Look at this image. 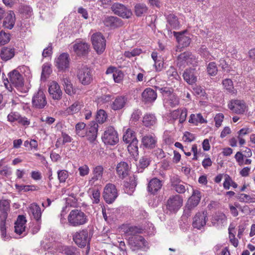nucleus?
Listing matches in <instances>:
<instances>
[{
    "label": "nucleus",
    "mask_w": 255,
    "mask_h": 255,
    "mask_svg": "<svg viewBox=\"0 0 255 255\" xmlns=\"http://www.w3.org/2000/svg\"><path fill=\"white\" fill-rule=\"evenodd\" d=\"M73 239L79 247H85L90 241L88 232L87 230H82L77 232L73 236Z\"/></svg>",
    "instance_id": "obj_13"
},
{
    "label": "nucleus",
    "mask_w": 255,
    "mask_h": 255,
    "mask_svg": "<svg viewBox=\"0 0 255 255\" xmlns=\"http://www.w3.org/2000/svg\"><path fill=\"white\" fill-rule=\"evenodd\" d=\"M87 128L86 124L82 122L78 123L75 126L76 133L80 137L86 136Z\"/></svg>",
    "instance_id": "obj_45"
},
{
    "label": "nucleus",
    "mask_w": 255,
    "mask_h": 255,
    "mask_svg": "<svg viewBox=\"0 0 255 255\" xmlns=\"http://www.w3.org/2000/svg\"><path fill=\"white\" fill-rule=\"evenodd\" d=\"M222 83L224 88L230 93L234 94L236 93V90L234 89L233 82L231 79H226L223 81Z\"/></svg>",
    "instance_id": "obj_53"
},
{
    "label": "nucleus",
    "mask_w": 255,
    "mask_h": 255,
    "mask_svg": "<svg viewBox=\"0 0 255 255\" xmlns=\"http://www.w3.org/2000/svg\"><path fill=\"white\" fill-rule=\"evenodd\" d=\"M82 108V104L79 102H75L65 111L66 115H73L78 113Z\"/></svg>",
    "instance_id": "obj_42"
},
{
    "label": "nucleus",
    "mask_w": 255,
    "mask_h": 255,
    "mask_svg": "<svg viewBox=\"0 0 255 255\" xmlns=\"http://www.w3.org/2000/svg\"><path fill=\"white\" fill-rule=\"evenodd\" d=\"M136 186V182L135 177H130L129 181H126L125 183L124 186L125 187V192L129 195H131Z\"/></svg>",
    "instance_id": "obj_41"
},
{
    "label": "nucleus",
    "mask_w": 255,
    "mask_h": 255,
    "mask_svg": "<svg viewBox=\"0 0 255 255\" xmlns=\"http://www.w3.org/2000/svg\"><path fill=\"white\" fill-rule=\"evenodd\" d=\"M25 218L22 215L18 216L14 226V231L16 234L22 237L25 235Z\"/></svg>",
    "instance_id": "obj_21"
},
{
    "label": "nucleus",
    "mask_w": 255,
    "mask_h": 255,
    "mask_svg": "<svg viewBox=\"0 0 255 255\" xmlns=\"http://www.w3.org/2000/svg\"><path fill=\"white\" fill-rule=\"evenodd\" d=\"M52 72L51 68L48 64H45L42 66L41 79L43 80L46 79Z\"/></svg>",
    "instance_id": "obj_58"
},
{
    "label": "nucleus",
    "mask_w": 255,
    "mask_h": 255,
    "mask_svg": "<svg viewBox=\"0 0 255 255\" xmlns=\"http://www.w3.org/2000/svg\"><path fill=\"white\" fill-rule=\"evenodd\" d=\"M77 77L80 83L83 85H88L93 81L92 71L86 66H82L78 69Z\"/></svg>",
    "instance_id": "obj_7"
},
{
    "label": "nucleus",
    "mask_w": 255,
    "mask_h": 255,
    "mask_svg": "<svg viewBox=\"0 0 255 255\" xmlns=\"http://www.w3.org/2000/svg\"><path fill=\"white\" fill-rule=\"evenodd\" d=\"M104 168L102 166L98 165L93 168V176L89 180V184L93 185L98 180H101L103 176Z\"/></svg>",
    "instance_id": "obj_30"
},
{
    "label": "nucleus",
    "mask_w": 255,
    "mask_h": 255,
    "mask_svg": "<svg viewBox=\"0 0 255 255\" xmlns=\"http://www.w3.org/2000/svg\"><path fill=\"white\" fill-rule=\"evenodd\" d=\"M137 139L135 132L130 128H128L123 135V140L127 143Z\"/></svg>",
    "instance_id": "obj_44"
},
{
    "label": "nucleus",
    "mask_w": 255,
    "mask_h": 255,
    "mask_svg": "<svg viewBox=\"0 0 255 255\" xmlns=\"http://www.w3.org/2000/svg\"><path fill=\"white\" fill-rule=\"evenodd\" d=\"M211 222L213 226L220 227L226 223L227 217L223 213H218L213 217Z\"/></svg>",
    "instance_id": "obj_34"
},
{
    "label": "nucleus",
    "mask_w": 255,
    "mask_h": 255,
    "mask_svg": "<svg viewBox=\"0 0 255 255\" xmlns=\"http://www.w3.org/2000/svg\"><path fill=\"white\" fill-rule=\"evenodd\" d=\"M174 35L176 37L178 44L182 47L188 46L190 43V38L184 34V33L174 32Z\"/></svg>",
    "instance_id": "obj_32"
},
{
    "label": "nucleus",
    "mask_w": 255,
    "mask_h": 255,
    "mask_svg": "<svg viewBox=\"0 0 255 255\" xmlns=\"http://www.w3.org/2000/svg\"><path fill=\"white\" fill-rule=\"evenodd\" d=\"M161 181L156 178L151 179L148 183V192L154 194L160 190L162 187Z\"/></svg>",
    "instance_id": "obj_35"
},
{
    "label": "nucleus",
    "mask_w": 255,
    "mask_h": 255,
    "mask_svg": "<svg viewBox=\"0 0 255 255\" xmlns=\"http://www.w3.org/2000/svg\"><path fill=\"white\" fill-rule=\"evenodd\" d=\"M129 167L128 163L122 161L119 163L116 167V172L119 177L123 179L128 175Z\"/></svg>",
    "instance_id": "obj_24"
},
{
    "label": "nucleus",
    "mask_w": 255,
    "mask_h": 255,
    "mask_svg": "<svg viewBox=\"0 0 255 255\" xmlns=\"http://www.w3.org/2000/svg\"><path fill=\"white\" fill-rule=\"evenodd\" d=\"M128 244L132 251L144 250L148 246L147 242L141 236L129 237Z\"/></svg>",
    "instance_id": "obj_8"
},
{
    "label": "nucleus",
    "mask_w": 255,
    "mask_h": 255,
    "mask_svg": "<svg viewBox=\"0 0 255 255\" xmlns=\"http://www.w3.org/2000/svg\"><path fill=\"white\" fill-rule=\"evenodd\" d=\"M28 213L31 218L35 221L41 220L42 211L41 208L36 203L31 204L28 207Z\"/></svg>",
    "instance_id": "obj_25"
},
{
    "label": "nucleus",
    "mask_w": 255,
    "mask_h": 255,
    "mask_svg": "<svg viewBox=\"0 0 255 255\" xmlns=\"http://www.w3.org/2000/svg\"><path fill=\"white\" fill-rule=\"evenodd\" d=\"M231 186L236 188L238 187V184L233 181L229 176L226 175L223 183V187L225 189L228 190Z\"/></svg>",
    "instance_id": "obj_54"
},
{
    "label": "nucleus",
    "mask_w": 255,
    "mask_h": 255,
    "mask_svg": "<svg viewBox=\"0 0 255 255\" xmlns=\"http://www.w3.org/2000/svg\"><path fill=\"white\" fill-rule=\"evenodd\" d=\"M89 193L91 195V198L94 204H98L100 201V192L97 189H92L89 190Z\"/></svg>",
    "instance_id": "obj_49"
},
{
    "label": "nucleus",
    "mask_w": 255,
    "mask_h": 255,
    "mask_svg": "<svg viewBox=\"0 0 255 255\" xmlns=\"http://www.w3.org/2000/svg\"><path fill=\"white\" fill-rule=\"evenodd\" d=\"M141 142L143 148L152 149L156 146L157 138L153 133H147L142 136Z\"/></svg>",
    "instance_id": "obj_14"
},
{
    "label": "nucleus",
    "mask_w": 255,
    "mask_h": 255,
    "mask_svg": "<svg viewBox=\"0 0 255 255\" xmlns=\"http://www.w3.org/2000/svg\"><path fill=\"white\" fill-rule=\"evenodd\" d=\"M20 114L17 112H12L7 116V121L12 123L18 121Z\"/></svg>",
    "instance_id": "obj_63"
},
{
    "label": "nucleus",
    "mask_w": 255,
    "mask_h": 255,
    "mask_svg": "<svg viewBox=\"0 0 255 255\" xmlns=\"http://www.w3.org/2000/svg\"><path fill=\"white\" fill-rule=\"evenodd\" d=\"M111 100V96L110 95H102L97 98L96 102L97 105L101 107H104Z\"/></svg>",
    "instance_id": "obj_46"
},
{
    "label": "nucleus",
    "mask_w": 255,
    "mask_h": 255,
    "mask_svg": "<svg viewBox=\"0 0 255 255\" xmlns=\"http://www.w3.org/2000/svg\"><path fill=\"white\" fill-rule=\"evenodd\" d=\"M183 77L184 80L189 84L192 85L195 83L197 81V77L195 75V69H186L183 74Z\"/></svg>",
    "instance_id": "obj_36"
},
{
    "label": "nucleus",
    "mask_w": 255,
    "mask_h": 255,
    "mask_svg": "<svg viewBox=\"0 0 255 255\" xmlns=\"http://www.w3.org/2000/svg\"><path fill=\"white\" fill-rule=\"evenodd\" d=\"M183 200L178 195L172 196L167 202V208L170 211H177L182 205Z\"/></svg>",
    "instance_id": "obj_19"
},
{
    "label": "nucleus",
    "mask_w": 255,
    "mask_h": 255,
    "mask_svg": "<svg viewBox=\"0 0 255 255\" xmlns=\"http://www.w3.org/2000/svg\"><path fill=\"white\" fill-rule=\"evenodd\" d=\"M15 23V15L13 11H10L5 14L3 25L5 28L11 29Z\"/></svg>",
    "instance_id": "obj_31"
},
{
    "label": "nucleus",
    "mask_w": 255,
    "mask_h": 255,
    "mask_svg": "<svg viewBox=\"0 0 255 255\" xmlns=\"http://www.w3.org/2000/svg\"><path fill=\"white\" fill-rule=\"evenodd\" d=\"M70 60L69 54L63 53L55 58V66L60 71H65L69 68Z\"/></svg>",
    "instance_id": "obj_16"
},
{
    "label": "nucleus",
    "mask_w": 255,
    "mask_h": 255,
    "mask_svg": "<svg viewBox=\"0 0 255 255\" xmlns=\"http://www.w3.org/2000/svg\"><path fill=\"white\" fill-rule=\"evenodd\" d=\"M188 122L195 126H198L199 124H206L207 121L205 119L201 114H192L188 120Z\"/></svg>",
    "instance_id": "obj_38"
},
{
    "label": "nucleus",
    "mask_w": 255,
    "mask_h": 255,
    "mask_svg": "<svg viewBox=\"0 0 255 255\" xmlns=\"http://www.w3.org/2000/svg\"><path fill=\"white\" fill-rule=\"evenodd\" d=\"M187 112L186 108H179L171 112L170 117L173 121L178 119L179 123L183 124L186 120Z\"/></svg>",
    "instance_id": "obj_20"
},
{
    "label": "nucleus",
    "mask_w": 255,
    "mask_h": 255,
    "mask_svg": "<svg viewBox=\"0 0 255 255\" xmlns=\"http://www.w3.org/2000/svg\"><path fill=\"white\" fill-rule=\"evenodd\" d=\"M125 232L129 238L133 236H138L136 234L141 233V229L135 226H129L127 228Z\"/></svg>",
    "instance_id": "obj_48"
},
{
    "label": "nucleus",
    "mask_w": 255,
    "mask_h": 255,
    "mask_svg": "<svg viewBox=\"0 0 255 255\" xmlns=\"http://www.w3.org/2000/svg\"><path fill=\"white\" fill-rule=\"evenodd\" d=\"M252 156V152L250 148L246 147L243 151H238L235 155V158L240 166L250 165L252 160L249 158Z\"/></svg>",
    "instance_id": "obj_9"
},
{
    "label": "nucleus",
    "mask_w": 255,
    "mask_h": 255,
    "mask_svg": "<svg viewBox=\"0 0 255 255\" xmlns=\"http://www.w3.org/2000/svg\"><path fill=\"white\" fill-rule=\"evenodd\" d=\"M9 208V203L8 200H0V220L5 221Z\"/></svg>",
    "instance_id": "obj_37"
},
{
    "label": "nucleus",
    "mask_w": 255,
    "mask_h": 255,
    "mask_svg": "<svg viewBox=\"0 0 255 255\" xmlns=\"http://www.w3.org/2000/svg\"><path fill=\"white\" fill-rule=\"evenodd\" d=\"M32 105L38 109L43 108L47 104L46 97L43 92L39 90L35 93L32 99Z\"/></svg>",
    "instance_id": "obj_17"
},
{
    "label": "nucleus",
    "mask_w": 255,
    "mask_h": 255,
    "mask_svg": "<svg viewBox=\"0 0 255 255\" xmlns=\"http://www.w3.org/2000/svg\"><path fill=\"white\" fill-rule=\"evenodd\" d=\"M10 83L21 93H26L28 91L29 88L24 85L23 78L20 73L16 70H13L8 74Z\"/></svg>",
    "instance_id": "obj_3"
},
{
    "label": "nucleus",
    "mask_w": 255,
    "mask_h": 255,
    "mask_svg": "<svg viewBox=\"0 0 255 255\" xmlns=\"http://www.w3.org/2000/svg\"><path fill=\"white\" fill-rule=\"evenodd\" d=\"M104 23L106 26L112 28L120 27L123 24L121 19L114 16L106 17L104 20Z\"/></svg>",
    "instance_id": "obj_26"
},
{
    "label": "nucleus",
    "mask_w": 255,
    "mask_h": 255,
    "mask_svg": "<svg viewBox=\"0 0 255 255\" xmlns=\"http://www.w3.org/2000/svg\"><path fill=\"white\" fill-rule=\"evenodd\" d=\"M88 222V216L81 210H72L67 217V223L72 227H79Z\"/></svg>",
    "instance_id": "obj_1"
},
{
    "label": "nucleus",
    "mask_w": 255,
    "mask_h": 255,
    "mask_svg": "<svg viewBox=\"0 0 255 255\" xmlns=\"http://www.w3.org/2000/svg\"><path fill=\"white\" fill-rule=\"evenodd\" d=\"M5 221L0 220V231L2 239L3 241H7L10 238V237L6 234Z\"/></svg>",
    "instance_id": "obj_56"
},
{
    "label": "nucleus",
    "mask_w": 255,
    "mask_h": 255,
    "mask_svg": "<svg viewBox=\"0 0 255 255\" xmlns=\"http://www.w3.org/2000/svg\"><path fill=\"white\" fill-rule=\"evenodd\" d=\"M167 24V29L168 31H171L170 29H177L179 27V22L177 17L173 14H169L166 17Z\"/></svg>",
    "instance_id": "obj_29"
},
{
    "label": "nucleus",
    "mask_w": 255,
    "mask_h": 255,
    "mask_svg": "<svg viewBox=\"0 0 255 255\" xmlns=\"http://www.w3.org/2000/svg\"><path fill=\"white\" fill-rule=\"evenodd\" d=\"M201 200V193L198 190H194L191 197L188 199L187 206L189 209H191L199 204Z\"/></svg>",
    "instance_id": "obj_28"
},
{
    "label": "nucleus",
    "mask_w": 255,
    "mask_h": 255,
    "mask_svg": "<svg viewBox=\"0 0 255 255\" xmlns=\"http://www.w3.org/2000/svg\"><path fill=\"white\" fill-rule=\"evenodd\" d=\"M228 106L233 112L238 114H243L247 110L246 103L242 100H231Z\"/></svg>",
    "instance_id": "obj_15"
},
{
    "label": "nucleus",
    "mask_w": 255,
    "mask_h": 255,
    "mask_svg": "<svg viewBox=\"0 0 255 255\" xmlns=\"http://www.w3.org/2000/svg\"><path fill=\"white\" fill-rule=\"evenodd\" d=\"M143 125L147 127L154 126L157 122V119L154 114L150 113L146 114L142 120Z\"/></svg>",
    "instance_id": "obj_40"
},
{
    "label": "nucleus",
    "mask_w": 255,
    "mask_h": 255,
    "mask_svg": "<svg viewBox=\"0 0 255 255\" xmlns=\"http://www.w3.org/2000/svg\"><path fill=\"white\" fill-rule=\"evenodd\" d=\"M108 118L106 112L103 110H99L96 114V121L99 124H103L106 122Z\"/></svg>",
    "instance_id": "obj_52"
},
{
    "label": "nucleus",
    "mask_w": 255,
    "mask_h": 255,
    "mask_svg": "<svg viewBox=\"0 0 255 255\" xmlns=\"http://www.w3.org/2000/svg\"><path fill=\"white\" fill-rule=\"evenodd\" d=\"M237 198L241 202L246 203L255 202V198L251 197L250 195L242 193L238 195Z\"/></svg>",
    "instance_id": "obj_59"
},
{
    "label": "nucleus",
    "mask_w": 255,
    "mask_h": 255,
    "mask_svg": "<svg viewBox=\"0 0 255 255\" xmlns=\"http://www.w3.org/2000/svg\"><path fill=\"white\" fill-rule=\"evenodd\" d=\"M15 54V50L13 48L3 47L0 52V57L3 61H6L11 59Z\"/></svg>",
    "instance_id": "obj_39"
},
{
    "label": "nucleus",
    "mask_w": 255,
    "mask_h": 255,
    "mask_svg": "<svg viewBox=\"0 0 255 255\" xmlns=\"http://www.w3.org/2000/svg\"><path fill=\"white\" fill-rule=\"evenodd\" d=\"M16 189L19 192H28V191H38L39 188L35 185H18L15 184Z\"/></svg>",
    "instance_id": "obj_43"
},
{
    "label": "nucleus",
    "mask_w": 255,
    "mask_h": 255,
    "mask_svg": "<svg viewBox=\"0 0 255 255\" xmlns=\"http://www.w3.org/2000/svg\"><path fill=\"white\" fill-rule=\"evenodd\" d=\"M91 42L94 49L99 54H102L106 48V40L102 33L96 32L91 36Z\"/></svg>",
    "instance_id": "obj_5"
},
{
    "label": "nucleus",
    "mask_w": 255,
    "mask_h": 255,
    "mask_svg": "<svg viewBox=\"0 0 255 255\" xmlns=\"http://www.w3.org/2000/svg\"><path fill=\"white\" fill-rule=\"evenodd\" d=\"M208 220L207 212H198L193 218L192 226L198 230L203 229Z\"/></svg>",
    "instance_id": "obj_11"
},
{
    "label": "nucleus",
    "mask_w": 255,
    "mask_h": 255,
    "mask_svg": "<svg viewBox=\"0 0 255 255\" xmlns=\"http://www.w3.org/2000/svg\"><path fill=\"white\" fill-rule=\"evenodd\" d=\"M98 128V124L93 122L91 124L90 127L87 128L86 136L90 142H93L96 139L97 135Z\"/></svg>",
    "instance_id": "obj_27"
},
{
    "label": "nucleus",
    "mask_w": 255,
    "mask_h": 255,
    "mask_svg": "<svg viewBox=\"0 0 255 255\" xmlns=\"http://www.w3.org/2000/svg\"><path fill=\"white\" fill-rule=\"evenodd\" d=\"M103 196L107 203H112L118 196L116 186L111 183L107 184L104 188Z\"/></svg>",
    "instance_id": "obj_10"
},
{
    "label": "nucleus",
    "mask_w": 255,
    "mask_h": 255,
    "mask_svg": "<svg viewBox=\"0 0 255 255\" xmlns=\"http://www.w3.org/2000/svg\"><path fill=\"white\" fill-rule=\"evenodd\" d=\"M111 8L116 14L124 18H129L132 14L130 9L121 3H115L112 5Z\"/></svg>",
    "instance_id": "obj_12"
},
{
    "label": "nucleus",
    "mask_w": 255,
    "mask_h": 255,
    "mask_svg": "<svg viewBox=\"0 0 255 255\" xmlns=\"http://www.w3.org/2000/svg\"><path fill=\"white\" fill-rule=\"evenodd\" d=\"M102 139L105 144L113 145L119 141L118 134L114 127L109 126L105 130Z\"/></svg>",
    "instance_id": "obj_6"
},
{
    "label": "nucleus",
    "mask_w": 255,
    "mask_h": 255,
    "mask_svg": "<svg viewBox=\"0 0 255 255\" xmlns=\"http://www.w3.org/2000/svg\"><path fill=\"white\" fill-rule=\"evenodd\" d=\"M57 178L60 183H65L69 177L68 171L62 169L57 171Z\"/></svg>",
    "instance_id": "obj_57"
},
{
    "label": "nucleus",
    "mask_w": 255,
    "mask_h": 255,
    "mask_svg": "<svg viewBox=\"0 0 255 255\" xmlns=\"http://www.w3.org/2000/svg\"><path fill=\"white\" fill-rule=\"evenodd\" d=\"M127 99L124 96H118L111 104V108L115 111L119 110L123 108L126 103Z\"/></svg>",
    "instance_id": "obj_33"
},
{
    "label": "nucleus",
    "mask_w": 255,
    "mask_h": 255,
    "mask_svg": "<svg viewBox=\"0 0 255 255\" xmlns=\"http://www.w3.org/2000/svg\"><path fill=\"white\" fill-rule=\"evenodd\" d=\"M48 91L50 97L53 100H60L62 98L63 93L56 82L52 81L49 83Z\"/></svg>",
    "instance_id": "obj_18"
},
{
    "label": "nucleus",
    "mask_w": 255,
    "mask_h": 255,
    "mask_svg": "<svg viewBox=\"0 0 255 255\" xmlns=\"http://www.w3.org/2000/svg\"><path fill=\"white\" fill-rule=\"evenodd\" d=\"M5 221L0 220V231L2 239L3 241H7L10 238V237L6 234Z\"/></svg>",
    "instance_id": "obj_55"
},
{
    "label": "nucleus",
    "mask_w": 255,
    "mask_h": 255,
    "mask_svg": "<svg viewBox=\"0 0 255 255\" xmlns=\"http://www.w3.org/2000/svg\"><path fill=\"white\" fill-rule=\"evenodd\" d=\"M10 40V35L3 31H0V46L4 45Z\"/></svg>",
    "instance_id": "obj_60"
},
{
    "label": "nucleus",
    "mask_w": 255,
    "mask_h": 255,
    "mask_svg": "<svg viewBox=\"0 0 255 255\" xmlns=\"http://www.w3.org/2000/svg\"><path fill=\"white\" fill-rule=\"evenodd\" d=\"M141 53V50L139 48H134L131 51H126L124 53V56L128 58H131L139 55Z\"/></svg>",
    "instance_id": "obj_61"
},
{
    "label": "nucleus",
    "mask_w": 255,
    "mask_h": 255,
    "mask_svg": "<svg viewBox=\"0 0 255 255\" xmlns=\"http://www.w3.org/2000/svg\"><path fill=\"white\" fill-rule=\"evenodd\" d=\"M147 10L145 4L143 3L136 4L134 6V11L137 16H140L145 13Z\"/></svg>",
    "instance_id": "obj_51"
},
{
    "label": "nucleus",
    "mask_w": 255,
    "mask_h": 255,
    "mask_svg": "<svg viewBox=\"0 0 255 255\" xmlns=\"http://www.w3.org/2000/svg\"><path fill=\"white\" fill-rule=\"evenodd\" d=\"M74 52L79 56H83L88 53L90 47L88 43L83 41H77L73 45Z\"/></svg>",
    "instance_id": "obj_23"
},
{
    "label": "nucleus",
    "mask_w": 255,
    "mask_h": 255,
    "mask_svg": "<svg viewBox=\"0 0 255 255\" xmlns=\"http://www.w3.org/2000/svg\"><path fill=\"white\" fill-rule=\"evenodd\" d=\"M141 97L142 101L145 103H151L156 99L157 93L151 88H147L142 92Z\"/></svg>",
    "instance_id": "obj_22"
},
{
    "label": "nucleus",
    "mask_w": 255,
    "mask_h": 255,
    "mask_svg": "<svg viewBox=\"0 0 255 255\" xmlns=\"http://www.w3.org/2000/svg\"><path fill=\"white\" fill-rule=\"evenodd\" d=\"M155 88L162 93L165 106L174 107L179 104L178 98L169 88L160 87L158 86H156Z\"/></svg>",
    "instance_id": "obj_2"
},
{
    "label": "nucleus",
    "mask_w": 255,
    "mask_h": 255,
    "mask_svg": "<svg viewBox=\"0 0 255 255\" xmlns=\"http://www.w3.org/2000/svg\"><path fill=\"white\" fill-rule=\"evenodd\" d=\"M197 60L195 56L190 52H185L180 54L177 58V65L180 68H184L187 65L196 66Z\"/></svg>",
    "instance_id": "obj_4"
},
{
    "label": "nucleus",
    "mask_w": 255,
    "mask_h": 255,
    "mask_svg": "<svg viewBox=\"0 0 255 255\" xmlns=\"http://www.w3.org/2000/svg\"><path fill=\"white\" fill-rule=\"evenodd\" d=\"M129 144L128 147V150L130 154L134 155L138 154V140L135 139L129 142Z\"/></svg>",
    "instance_id": "obj_47"
},
{
    "label": "nucleus",
    "mask_w": 255,
    "mask_h": 255,
    "mask_svg": "<svg viewBox=\"0 0 255 255\" xmlns=\"http://www.w3.org/2000/svg\"><path fill=\"white\" fill-rule=\"evenodd\" d=\"M62 251L66 255H75L76 249L72 246H65L63 247Z\"/></svg>",
    "instance_id": "obj_64"
},
{
    "label": "nucleus",
    "mask_w": 255,
    "mask_h": 255,
    "mask_svg": "<svg viewBox=\"0 0 255 255\" xmlns=\"http://www.w3.org/2000/svg\"><path fill=\"white\" fill-rule=\"evenodd\" d=\"M207 70L208 73L211 76L216 75L218 71L216 64L213 62L209 63Z\"/></svg>",
    "instance_id": "obj_62"
},
{
    "label": "nucleus",
    "mask_w": 255,
    "mask_h": 255,
    "mask_svg": "<svg viewBox=\"0 0 255 255\" xmlns=\"http://www.w3.org/2000/svg\"><path fill=\"white\" fill-rule=\"evenodd\" d=\"M166 74L168 78L171 80H175L178 81L180 79L176 69L174 67H170V68L166 71Z\"/></svg>",
    "instance_id": "obj_50"
}]
</instances>
